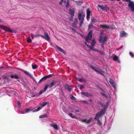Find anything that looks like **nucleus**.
Instances as JSON below:
<instances>
[{"mask_svg": "<svg viewBox=\"0 0 134 134\" xmlns=\"http://www.w3.org/2000/svg\"><path fill=\"white\" fill-rule=\"evenodd\" d=\"M90 68L92 69L96 72L99 73L102 76H104V72L101 69H99L96 66H93L92 65H90Z\"/></svg>", "mask_w": 134, "mask_h": 134, "instance_id": "nucleus-1", "label": "nucleus"}, {"mask_svg": "<svg viewBox=\"0 0 134 134\" xmlns=\"http://www.w3.org/2000/svg\"><path fill=\"white\" fill-rule=\"evenodd\" d=\"M122 1L129 2L128 5L131 8L130 10L131 12H134V3L133 2L131 1L130 0H122Z\"/></svg>", "mask_w": 134, "mask_h": 134, "instance_id": "nucleus-2", "label": "nucleus"}, {"mask_svg": "<svg viewBox=\"0 0 134 134\" xmlns=\"http://www.w3.org/2000/svg\"><path fill=\"white\" fill-rule=\"evenodd\" d=\"M93 31L91 30L88 34L87 35L85 38V40L88 42L89 40H91L92 38Z\"/></svg>", "mask_w": 134, "mask_h": 134, "instance_id": "nucleus-3", "label": "nucleus"}, {"mask_svg": "<svg viewBox=\"0 0 134 134\" xmlns=\"http://www.w3.org/2000/svg\"><path fill=\"white\" fill-rule=\"evenodd\" d=\"M0 28L2 30L6 31L9 32L11 33L13 32V31L10 28L7 26L1 25H0Z\"/></svg>", "mask_w": 134, "mask_h": 134, "instance_id": "nucleus-4", "label": "nucleus"}, {"mask_svg": "<svg viewBox=\"0 0 134 134\" xmlns=\"http://www.w3.org/2000/svg\"><path fill=\"white\" fill-rule=\"evenodd\" d=\"M107 38L106 36L104 37L102 36H100L99 38V42L100 43H103L104 44L105 41L107 40Z\"/></svg>", "mask_w": 134, "mask_h": 134, "instance_id": "nucleus-5", "label": "nucleus"}, {"mask_svg": "<svg viewBox=\"0 0 134 134\" xmlns=\"http://www.w3.org/2000/svg\"><path fill=\"white\" fill-rule=\"evenodd\" d=\"M75 13V10L74 8H73L72 9L70 8L69 9V14L71 16V18H73L74 16V15Z\"/></svg>", "mask_w": 134, "mask_h": 134, "instance_id": "nucleus-6", "label": "nucleus"}, {"mask_svg": "<svg viewBox=\"0 0 134 134\" xmlns=\"http://www.w3.org/2000/svg\"><path fill=\"white\" fill-rule=\"evenodd\" d=\"M64 111L66 114H68L72 118L75 119L76 118V116L74 115L71 113H70L69 111L68 110H65Z\"/></svg>", "mask_w": 134, "mask_h": 134, "instance_id": "nucleus-7", "label": "nucleus"}, {"mask_svg": "<svg viewBox=\"0 0 134 134\" xmlns=\"http://www.w3.org/2000/svg\"><path fill=\"white\" fill-rule=\"evenodd\" d=\"M98 7L101 8L102 10H103L107 11L109 8H108L106 5H98Z\"/></svg>", "mask_w": 134, "mask_h": 134, "instance_id": "nucleus-8", "label": "nucleus"}, {"mask_svg": "<svg viewBox=\"0 0 134 134\" xmlns=\"http://www.w3.org/2000/svg\"><path fill=\"white\" fill-rule=\"evenodd\" d=\"M127 34L124 31H122L120 32V37H126Z\"/></svg>", "mask_w": 134, "mask_h": 134, "instance_id": "nucleus-9", "label": "nucleus"}, {"mask_svg": "<svg viewBox=\"0 0 134 134\" xmlns=\"http://www.w3.org/2000/svg\"><path fill=\"white\" fill-rule=\"evenodd\" d=\"M87 12V19L88 20L90 18V15L91 13V10L89 8L87 9L86 10Z\"/></svg>", "mask_w": 134, "mask_h": 134, "instance_id": "nucleus-10", "label": "nucleus"}, {"mask_svg": "<svg viewBox=\"0 0 134 134\" xmlns=\"http://www.w3.org/2000/svg\"><path fill=\"white\" fill-rule=\"evenodd\" d=\"M56 81L55 80H53L52 82H51L50 85H49V87L51 88L54 86L56 85Z\"/></svg>", "mask_w": 134, "mask_h": 134, "instance_id": "nucleus-11", "label": "nucleus"}, {"mask_svg": "<svg viewBox=\"0 0 134 134\" xmlns=\"http://www.w3.org/2000/svg\"><path fill=\"white\" fill-rule=\"evenodd\" d=\"M84 17L85 15H82L81 18L80 20H79L80 21L79 25L80 27H81L82 26V24L83 23Z\"/></svg>", "mask_w": 134, "mask_h": 134, "instance_id": "nucleus-12", "label": "nucleus"}, {"mask_svg": "<svg viewBox=\"0 0 134 134\" xmlns=\"http://www.w3.org/2000/svg\"><path fill=\"white\" fill-rule=\"evenodd\" d=\"M78 23V20L77 18H75V20L72 24V26L74 27L77 26V25Z\"/></svg>", "mask_w": 134, "mask_h": 134, "instance_id": "nucleus-13", "label": "nucleus"}, {"mask_svg": "<svg viewBox=\"0 0 134 134\" xmlns=\"http://www.w3.org/2000/svg\"><path fill=\"white\" fill-rule=\"evenodd\" d=\"M81 94L82 95H84L86 97L91 96V94L90 93L87 92H81Z\"/></svg>", "mask_w": 134, "mask_h": 134, "instance_id": "nucleus-14", "label": "nucleus"}, {"mask_svg": "<svg viewBox=\"0 0 134 134\" xmlns=\"http://www.w3.org/2000/svg\"><path fill=\"white\" fill-rule=\"evenodd\" d=\"M109 82L114 87H116V85L114 81L112 79H109Z\"/></svg>", "mask_w": 134, "mask_h": 134, "instance_id": "nucleus-15", "label": "nucleus"}, {"mask_svg": "<svg viewBox=\"0 0 134 134\" xmlns=\"http://www.w3.org/2000/svg\"><path fill=\"white\" fill-rule=\"evenodd\" d=\"M48 103V102H44L41 104V105L40 107H38L37 109H41L43 107L45 106Z\"/></svg>", "mask_w": 134, "mask_h": 134, "instance_id": "nucleus-16", "label": "nucleus"}, {"mask_svg": "<svg viewBox=\"0 0 134 134\" xmlns=\"http://www.w3.org/2000/svg\"><path fill=\"white\" fill-rule=\"evenodd\" d=\"M44 37H45L46 38L45 39L48 41L49 40L50 38L49 36H48V34L47 32H45L44 33Z\"/></svg>", "mask_w": 134, "mask_h": 134, "instance_id": "nucleus-17", "label": "nucleus"}, {"mask_svg": "<svg viewBox=\"0 0 134 134\" xmlns=\"http://www.w3.org/2000/svg\"><path fill=\"white\" fill-rule=\"evenodd\" d=\"M76 79L81 82H86V81L84 79H82V78H76Z\"/></svg>", "mask_w": 134, "mask_h": 134, "instance_id": "nucleus-18", "label": "nucleus"}, {"mask_svg": "<svg viewBox=\"0 0 134 134\" xmlns=\"http://www.w3.org/2000/svg\"><path fill=\"white\" fill-rule=\"evenodd\" d=\"M113 59L115 61H117L118 63H120V61L118 59V57L116 55H114L113 57Z\"/></svg>", "mask_w": 134, "mask_h": 134, "instance_id": "nucleus-19", "label": "nucleus"}, {"mask_svg": "<svg viewBox=\"0 0 134 134\" xmlns=\"http://www.w3.org/2000/svg\"><path fill=\"white\" fill-rule=\"evenodd\" d=\"M65 88L66 89L69 91H71L72 90L71 86L68 85H66L65 86Z\"/></svg>", "mask_w": 134, "mask_h": 134, "instance_id": "nucleus-20", "label": "nucleus"}, {"mask_svg": "<svg viewBox=\"0 0 134 134\" xmlns=\"http://www.w3.org/2000/svg\"><path fill=\"white\" fill-rule=\"evenodd\" d=\"M82 13V11L80 10L79 11L78 14V19L79 20H80L81 18Z\"/></svg>", "mask_w": 134, "mask_h": 134, "instance_id": "nucleus-21", "label": "nucleus"}, {"mask_svg": "<svg viewBox=\"0 0 134 134\" xmlns=\"http://www.w3.org/2000/svg\"><path fill=\"white\" fill-rule=\"evenodd\" d=\"M51 126L57 130H58L59 128V127L56 124H52L51 125Z\"/></svg>", "mask_w": 134, "mask_h": 134, "instance_id": "nucleus-22", "label": "nucleus"}, {"mask_svg": "<svg viewBox=\"0 0 134 134\" xmlns=\"http://www.w3.org/2000/svg\"><path fill=\"white\" fill-rule=\"evenodd\" d=\"M10 77L12 79H13L14 78L16 79H18L19 78V77L17 75H12L10 76Z\"/></svg>", "mask_w": 134, "mask_h": 134, "instance_id": "nucleus-23", "label": "nucleus"}, {"mask_svg": "<svg viewBox=\"0 0 134 134\" xmlns=\"http://www.w3.org/2000/svg\"><path fill=\"white\" fill-rule=\"evenodd\" d=\"M101 116L99 113H97L94 119H99V117Z\"/></svg>", "mask_w": 134, "mask_h": 134, "instance_id": "nucleus-24", "label": "nucleus"}, {"mask_svg": "<svg viewBox=\"0 0 134 134\" xmlns=\"http://www.w3.org/2000/svg\"><path fill=\"white\" fill-rule=\"evenodd\" d=\"M106 111V109H101L99 113L101 115H103Z\"/></svg>", "mask_w": 134, "mask_h": 134, "instance_id": "nucleus-25", "label": "nucleus"}, {"mask_svg": "<svg viewBox=\"0 0 134 134\" xmlns=\"http://www.w3.org/2000/svg\"><path fill=\"white\" fill-rule=\"evenodd\" d=\"M96 44V41L94 39H93L91 43V46L94 47Z\"/></svg>", "mask_w": 134, "mask_h": 134, "instance_id": "nucleus-26", "label": "nucleus"}, {"mask_svg": "<svg viewBox=\"0 0 134 134\" xmlns=\"http://www.w3.org/2000/svg\"><path fill=\"white\" fill-rule=\"evenodd\" d=\"M57 47L58 49L60 51H61L63 53H65V51H64L62 48H61L60 47L57 46Z\"/></svg>", "mask_w": 134, "mask_h": 134, "instance_id": "nucleus-27", "label": "nucleus"}, {"mask_svg": "<svg viewBox=\"0 0 134 134\" xmlns=\"http://www.w3.org/2000/svg\"><path fill=\"white\" fill-rule=\"evenodd\" d=\"M103 29H108L109 28V27L108 26H107V25H101L100 26Z\"/></svg>", "mask_w": 134, "mask_h": 134, "instance_id": "nucleus-28", "label": "nucleus"}, {"mask_svg": "<svg viewBox=\"0 0 134 134\" xmlns=\"http://www.w3.org/2000/svg\"><path fill=\"white\" fill-rule=\"evenodd\" d=\"M31 35L32 39H34L35 37H36L39 36V35L37 34H35L34 35H33V34H31Z\"/></svg>", "mask_w": 134, "mask_h": 134, "instance_id": "nucleus-29", "label": "nucleus"}, {"mask_svg": "<svg viewBox=\"0 0 134 134\" xmlns=\"http://www.w3.org/2000/svg\"><path fill=\"white\" fill-rule=\"evenodd\" d=\"M95 27V26H93V25L92 24V23H91L88 26V31H89L90 30V29L92 27Z\"/></svg>", "mask_w": 134, "mask_h": 134, "instance_id": "nucleus-30", "label": "nucleus"}, {"mask_svg": "<svg viewBox=\"0 0 134 134\" xmlns=\"http://www.w3.org/2000/svg\"><path fill=\"white\" fill-rule=\"evenodd\" d=\"M23 72H24V73H25L27 75L29 76H31V75L30 74V73L29 72H27V71L23 70Z\"/></svg>", "mask_w": 134, "mask_h": 134, "instance_id": "nucleus-31", "label": "nucleus"}, {"mask_svg": "<svg viewBox=\"0 0 134 134\" xmlns=\"http://www.w3.org/2000/svg\"><path fill=\"white\" fill-rule=\"evenodd\" d=\"M83 3L82 1H77L76 2V4L77 5H80L82 4Z\"/></svg>", "mask_w": 134, "mask_h": 134, "instance_id": "nucleus-32", "label": "nucleus"}, {"mask_svg": "<svg viewBox=\"0 0 134 134\" xmlns=\"http://www.w3.org/2000/svg\"><path fill=\"white\" fill-rule=\"evenodd\" d=\"M47 116V115L46 114H44L42 115L39 116V118H43L45 117H46Z\"/></svg>", "mask_w": 134, "mask_h": 134, "instance_id": "nucleus-33", "label": "nucleus"}, {"mask_svg": "<svg viewBox=\"0 0 134 134\" xmlns=\"http://www.w3.org/2000/svg\"><path fill=\"white\" fill-rule=\"evenodd\" d=\"M69 1L68 0L67 1V2L66 3V8H68L69 7Z\"/></svg>", "mask_w": 134, "mask_h": 134, "instance_id": "nucleus-34", "label": "nucleus"}, {"mask_svg": "<svg viewBox=\"0 0 134 134\" xmlns=\"http://www.w3.org/2000/svg\"><path fill=\"white\" fill-rule=\"evenodd\" d=\"M45 76H44L38 82H41L45 80H46V78H45Z\"/></svg>", "mask_w": 134, "mask_h": 134, "instance_id": "nucleus-35", "label": "nucleus"}, {"mask_svg": "<svg viewBox=\"0 0 134 134\" xmlns=\"http://www.w3.org/2000/svg\"><path fill=\"white\" fill-rule=\"evenodd\" d=\"M32 66L33 69H36L37 67V65L36 64L32 65Z\"/></svg>", "mask_w": 134, "mask_h": 134, "instance_id": "nucleus-36", "label": "nucleus"}, {"mask_svg": "<svg viewBox=\"0 0 134 134\" xmlns=\"http://www.w3.org/2000/svg\"><path fill=\"white\" fill-rule=\"evenodd\" d=\"M53 76V75H52V74L48 75L45 76V78H46V79H47V78L51 77Z\"/></svg>", "mask_w": 134, "mask_h": 134, "instance_id": "nucleus-37", "label": "nucleus"}, {"mask_svg": "<svg viewBox=\"0 0 134 134\" xmlns=\"http://www.w3.org/2000/svg\"><path fill=\"white\" fill-rule=\"evenodd\" d=\"M49 87V85H46L45 86V87L44 88V90L43 91V92H46V90H47V88H48Z\"/></svg>", "mask_w": 134, "mask_h": 134, "instance_id": "nucleus-38", "label": "nucleus"}, {"mask_svg": "<svg viewBox=\"0 0 134 134\" xmlns=\"http://www.w3.org/2000/svg\"><path fill=\"white\" fill-rule=\"evenodd\" d=\"M27 41L28 43H30L31 42L32 40L30 37H28L27 38Z\"/></svg>", "mask_w": 134, "mask_h": 134, "instance_id": "nucleus-39", "label": "nucleus"}, {"mask_svg": "<svg viewBox=\"0 0 134 134\" xmlns=\"http://www.w3.org/2000/svg\"><path fill=\"white\" fill-rule=\"evenodd\" d=\"M91 20L92 22L93 23H96L97 22V20L94 19H91Z\"/></svg>", "mask_w": 134, "mask_h": 134, "instance_id": "nucleus-40", "label": "nucleus"}, {"mask_svg": "<svg viewBox=\"0 0 134 134\" xmlns=\"http://www.w3.org/2000/svg\"><path fill=\"white\" fill-rule=\"evenodd\" d=\"M98 121V124L100 125H102V122L100 121L99 119H97Z\"/></svg>", "mask_w": 134, "mask_h": 134, "instance_id": "nucleus-41", "label": "nucleus"}, {"mask_svg": "<svg viewBox=\"0 0 134 134\" xmlns=\"http://www.w3.org/2000/svg\"><path fill=\"white\" fill-rule=\"evenodd\" d=\"M92 120V118H90L89 120H88L87 121L86 123H90Z\"/></svg>", "mask_w": 134, "mask_h": 134, "instance_id": "nucleus-42", "label": "nucleus"}, {"mask_svg": "<svg viewBox=\"0 0 134 134\" xmlns=\"http://www.w3.org/2000/svg\"><path fill=\"white\" fill-rule=\"evenodd\" d=\"M129 54L133 58L134 57V55L131 52H129Z\"/></svg>", "mask_w": 134, "mask_h": 134, "instance_id": "nucleus-43", "label": "nucleus"}, {"mask_svg": "<svg viewBox=\"0 0 134 134\" xmlns=\"http://www.w3.org/2000/svg\"><path fill=\"white\" fill-rule=\"evenodd\" d=\"M70 98L72 100H75V98L73 96L71 95L70 96Z\"/></svg>", "mask_w": 134, "mask_h": 134, "instance_id": "nucleus-44", "label": "nucleus"}, {"mask_svg": "<svg viewBox=\"0 0 134 134\" xmlns=\"http://www.w3.org/2000/svg\"><path fill=\"white\" fill-rule=\"evenodd\" d=\"M17 104L18 105V107L19 108H20V106L21 105V103L20 102L18 101L17 103Z\"/></svg>", "mask_w": 134, "mask_h": 134, "instance_id": "nucleus-45", "label": "nucleus"}, {"mask_svg": "<svg viewBox=\"0 0 134 134\" xmlns=\"http://www.w3.org/2000/svg\"><path fill=\"white\" fill-rule=\"evenodd\" d=\"M100 94L103 96L105 97H106V98L107 97V95L105 94L103 92H101Z\"/></svg>", "mask_w": 134, "mask_h": 134, "instance_id": "nucleus-46", "label": "nucleus"}, {"mask_svg": "<svg viewBox=\"0 0 134 134\" xmlns=\"http://www.w3.org/2000/svg\"><path fill=\"white\" fill-rule=\"evenodd\" d=\"M82 102L85 104H89L90 103H88V101H87L85 100H83Z\"/></svg>", "mask_w": 134, "mask_h": 134, "instance_id": "nucleus-47", "label": "nucleus"}, {"mask_svg": "<svg viewBox=\"0 0 134 134\" xmlns=\"http://www.w3.org/2000/svg\"><path fill=\"white\" fill-rule=\"evenodd\" d=\"M95 51L96 52H98L100 53H101L102 54H103V53L101 51H100L99 50H97V49H95Z\"/></svg>", "mask_w": 134, "mask_h": 134, "instance_id": "nucleus-48", "label": "nucleus"}, {"mask_svg": "<svg viewBox=\"0 0 134 134\" xmlns=\"http://www.w3.org/2000/svg\"><path fill=\"white\" fill-rule=\"evenodd\" d=\"M69 28L72 31H74L75 32L76 31L71 26H69Z\"/></svg>", "mask_w": 134, "mask_h": 134, "instance_id": "nucleus-49", "label": "nucleus"}, {"mask_svg": "<svg viewBox=\"0 0 134 134\" xmlns=\"http://www.w3.org/2000/svg\"><path fill=\"white\" fill-rule=\"evenodd\" d=\"M87 47L93 50V46H91L88 45Z\"/></svg>", "mask_w": 134, "mask_h": 134, "instance_id": "nucleus-50", "label": "nucleus"}, {"mask_svg": "<svg viewBox=\"0 0 134 134\" xmlns=\"http://www.w3.org/2000/svg\"><path fill=\"white\" fill-rule=\"evenodd\" d=\"M2 77L3 79H7L8 77H7V76L4 75L2 76Z\"/></svg>", "mask_w": 134, "mask_h": 134, "instance_id": "nucleus-51", "label": "nucleus"}, {"mask_svg": "<svg viewBox=\"0 0 134 134\" xmlns=\"http://www.w3.org/2000/svg\"><path fill=\"white\" fill-rule=\"evenodd\" d=\"M79 86L80 87V89H82L83 88H84V87L82 85H79Z\"/></svg>", "mask_w": 134, "mask_h": 134, "instance_id": "nucleus-52", "label": "nucleus"}, {"mask_svg": "<svg viewBox=\"0 0 134 134\" xmlns=\"http://www.w3.org/2000/svg\"><path fill=\"white\" fill-rule=\"evenodd\" d=\"M26 110L25 111V113H27L29 112V111H30L32 109H25Z\"/></svg>", "mask_w": 134, "mask_h": 134, "instance_id": "nucleus-53", "label": "nucleus"}, {"mask_svg": "<svg viewBox=\"0 0 134 134\" xmlns=\"http://www.w3.org/2000/svg\"><path fill=\"white\" fill-rule=\"evenodd\" d=\"M43 90H41L40 92L39 93V95H40L41 94L43 93Z\"/></svg>", "mask_w": 134, "mask_h": 134, "instance_id": "nucleus-54", "label": "nucleus"}, {"mask_svg": "<svg viewBox=\"0 0 134 134\" xmlns=\"http://www.w3.org/2000/svg\"><path fill=\"white\" fill-rule=\"evenodd\" d=\"M39 36H41V37H42V38H43L44 39H45V38H46L45 37H44V36L43 35H39Z\"/></svg>", "mask_w": 134, "mask_h": 134, "instance_id": "nucleus-55", "label": "nucleus"}, {"mask_svg": "<svg viewBox=\"0 0 134 134\" xmlns=\"http://www.w3.org/2000/svg\"><path fill=\"white\" fill-rule=\"evenodd\" d=\"M63 1V0H61V1L59 3V4L60 5H62Z\"/></svg>", "mask_w": 134, "mask_h": 134, "instance_id": "nucleus-56", "label": "nucleus"}, {"mask_svg": "<svg viewBox=\"0 0 134 134\" xmlns=\"http://www.w3.org/2000/svg\"><path fill=\"white\" fill-rule=\"evenodd\" d=\"M95 86L96 87H98L99 89L101 87L98 85H96Z\"/></svg>", "mask_w": 134, "mask_h": 134, "instance_id": "nucleus-57", "label": "nucleus"}, {"mask_svg": "<svg viewBox=\"0 0 134 134\" xmlns=\"http://www.w3.org/2000/svg\"><path fill=\"white\" fill-rule=\"evenodd\" d=\"M76 113H79L80 111V110L79 109H76Z\"/></svg>", "mask_w": 134, "mask_h": 134, "instance_id": "nucleus-58", "label": "nucleus"}, {"mask_svg": "<svg viewBox=\"0 0 134 134\" xmlns=\"http://www.w3.org/2000/svg\"><path fill=\"white\" fill-rule=\"evenodd\" d=\"M16 69L18 70H20L22 71H23V70L22 69H20V68H16Z\"/></svg>", "mask_w": 134, "mask_h": 134, "instance_id": "nucleus-59", "label": "nucleus"}, {"mask_svg": "<svg viewBox=\"0 0 134 134\" xmlns=\"http://www.w3.org/2000/svg\"><path fill=\"white\" fill-rule=\"evenodd\" d=\"M83 122H86L87 121V120L86 119H84L83 120H82V121Z\"/></svg>", "mask_w": 134, "mask_h": 134, "instance_id": "nucleus-60", "label": "nucleus"}, {"mask_svg": "<svg viewBox=\"0 0 134 134\" xmlns=\"http://www.w3.org/2000/svg\"><path fill=\"white\" fill-rule=\"evenodd\" d=\"M40 109H36L34 110L33 111V112H35L36 111H38Z\"/></svg>", "mask_w": 134, "mask_h": 134, "instance_id": "nucleus-61", "label": "nucleus"}, {"mask_svg": "<svg viewBox=\"0 0 134 134\" xmlns=\"http://www.w3.org/2000/svg\"><path fill=\"white\" fill-rule=\"evenodd\" d=\"M104 44H103V43H102V47L103 49H104Z\"/></svg>", "mask_w": 134, "mask_h": 134, "instance_id": "nucleus-62", "label": "nucleus"}, {"mask_svg": "<svg viewBox=\"0 0 134 134\" xmlns=\"http://www.w3.org/2000/svg\"><path fill=\"white\" fill-rule=\"evenodd\" d=\"M99 89H100L103 92H104V91L103 90V89L101 87H100V88H99Z\"/></svg>", "mask_w": 134, "mask_h": 134, "instance_id": "nucleus-63", "label": "nucleus"}, {"mask_svg": "<svg viewBox=\"0 0 134 134\" xmlns=\"http://www.w3.org/2000/svg\"><path fill=\"white\" fill-rule=\"evenodd\" d=\"M84 44H85L86 45L87 47L88 46V44H87V43H86V42H85L84 43Z\"/></svg>", "mask_w": 134, "mask_h": 134, "instance_id": "nucleus-64", "label": "nucleus"}]
</instances>
